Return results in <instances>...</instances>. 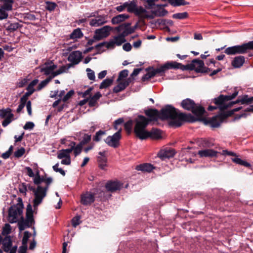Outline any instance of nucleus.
<instances>
[{
	"instance_id": "f3484780",
	"label": "nucleus",
	"mask_w": 253,
	"mask_h": 253,
	"mask_svg": "<svg viewBox=\"0 0 253 253\" xmlns=\"http://www.w3.org/2000/svg\"><path fill=\"white\" fill-rule=\"evenodd\" d=\"M175 154V152L173 149L167 148L161 150L158 154V156L162 160H164L173 157Z\"/></svg>"
},
{
	"instance_id": "6ab92c4d",
	"label": "nucleus",
	"mask_w": 253,
	"mask_h": 253,
	"mask_svg": "<svg viewBox=\"0 0 253 253\" xmlns=\"http://www.w3.org/2000/svg\"><path fill=\"white\" fill-rule=\"evenodd\" d=\"M106 151L99 152V156L97 157V162L98 167L101 169H104L107 166V158L106 156Z\"/></svg>"
},
{
	"instance_id": "13d9d810",
	"label": "nucleus",
	"mask_w": 253,
	"mask_h": 253,
	"mask_svg": "<svg viewBox=\"0 0 253 253\" xmlns=\"http://www.w3.org/2000/svg\"><path fill=\"white\" fill-rule=\"evenodd\" d=\"M49 81L46 78L45 80L42 81L38 85L36 90L40 91L44 88L45 86L47 85V84L49 83Z\"/></svg>"
},
{
	"instance_id": "dca6fc26",
	"label": "nucleus",
	"mask_w": 253,
	"mask_h": 253,
	"mask_svg": "<svg viewBox=\"0 0 253 253\" xmlns=\"http://www.w3.org/2000/svg\"><path fill=\"white\" fill-rule=\"evenodd\" d=\"M123 184L118 181H109L105 185L107 191L115 192L120 190L123 187Z\"/></svg>"
},
{
	"instance_id": "0e129e2a",
	"label": "nucleus",
	"mask_w": 253,
	"mask_h": 253,
	"mask_svg": "<svg viewBox=\"0 0 253 253\" xmlns=\"http://www.w3.org/2000/svg\"><path fill=\"white\" fill-rule=\"evenodd\" d=\"M159 21V20H158ZM159 24H161L164 26L169 25L172 26L173 24V22L170 19H161L160 20Z\"/></svg>"
},
{
	"instance_id": "20e7f679",
	"label": "nucleus",
	"mask_w": 253,
	"mask_h": 253,
	"mask_svg": "<svg viewBox=\"0 0 253 253\" xmlns=\"http://www.w3.org/2000/svg\"><path fill=\"white\" fill-rule=\"evenodd\" d=\"M180 105L184 109L191 111L197 117V118L201 117L206 112L204 107L200 104H196L194 100L190 98L183 100Z\"/></svg>"
},
{
	"instance_id": "ea45409f",
	"label": "nucleus",
	"mask_w": 253,
	"mask_h": 253,
	"mask_svg": "<svg viewBox=\"0 0 253 253\" xmlns=\"http://www.w3.org/2000/svg\"><path fill=\"white\" fill-rule=\"evenodd\" d=\"M91 138V135L90 134L84 133L83 136L82 137V139L80 141L79 144H81L83 146L88 143Z\"/></svg>"
},
{
	"instance_id": "bf43d9fd",
	"label": "nucleus",
	"mask_w": 253,
	"mask_h": 253,
	"mask_svg": "<svg viewBox=\"0 0 253 253\" xmlns=\"http://www.w3.org/2000/svg\"><path fill=\"white\" fill-rule=\"evenodd\" d=\"M25 152V148L21 147L14 152V157L17 158H20L24 154Z\"/></svg>"
},
{
	"instance_id": "4c0bfd02",
	"label": "nucleus",
	"mask_w": 253,
	"mask_h": 253,
	"mask_svg": "<svg viewBox=\"0 0 253 253\" xmlns=\"http://www.w3.org/2000/svg\"><path fill=\"white\" fill-rule=\"evenodd\" d=\"M113 82V80L112 79H106L103 80V82L101 83L99 88L103 89L106 88L110 86Z\"/></svg>"
},
{
	"instance_id": "c756f323",
	"label": "nucleus",
	"mask_w": 253,
	"mask_h": 253,
	"mask_svg": "<svg viewBox=\"0 0 253 253\" xmlns=\"http://www.w3.org/2000/svg\"><path fill=\"white\" fill-rule=\"evenodd\" d=\"M166 71L169 69H179L180 63L175 61H168L163 65Z\"/></svg>"
},
{
	"instance_id": "a19ab883",
	"label": "nucleus",
	"mask_w": 253,
	"mask_h": 253,
	"mask_svg": "<svg viewBox=\"0 0 253 253\" xmlns=\"http://www.w3.org/2000/svg\"><path fill=\"white\" fill-rule=\"evenodd\" d=\"M188 14L187 12L175 13L172 16L173 18L176 19H184L188 18Z\"/></svg>"
},
{
	"instance_id": "37998d69",
	"label": "nucleus",
	"mask_w": 253,
	"mask_h": 253,
	"mask_svg": "<svg viewBox=\"0 0 253 253\" xmlns=\"http://www.w3.org/2000/svg\"><path fill=\"white\" fill-rule=\"evenodd\" d=\"M22 25L19 24L18 23H14L10 24L7 28V30L10 32H14L19 28L22 27Z\"/></svg>"
},
{
	"instance_id": "5701e85b",
	"label": "nucleus",
	"mask_w": 253,
	"mask_h": 253,
	"mask_svg": "<svg viewBox=\"0 0 253 253\" xmlns=\"http://www.w3.org/2000/svg\"><path fill=\"white\" fill-rule=\"evenodd\" d=\"M245 62V57L242 55H239L234 58L231 62V65L234 68H240L243 65Z\"/></svg>"
},
{
	"instance_id": "8fccbe9b",
	"label": "nucleus",
	"mask_w": 253,
	"mask_h": 253,
	"mask_svg": "<svg viewBox=\"0 0 253 253\" xmlns=\"http://www.w3.org/2000/svg\"><path fill=\"white\" fill-rule=\"evenodd\" d=\"M128 74V71L126 69L123 70L121 71L119 74L118 78L117 80V82H119L120 81L123 80V79L126 78Z\"/></svg>"
},
{
	"instance_id": "a878e982",
	"label": "nucleus",
	"mask_w": 253,
	"mask_h": 253,
	"mask_svg": "<svg viewBox=\"0 0 253 253\" xmlns=\"http://www.w3.org/2000/svg\"><path fill=\"white\" fill-rule=\"evenodd\" d=\"M106 22L104 17L102 16H97L95 19H92L89 22L91 26L97 27L105 24Z\"/></svg>"
},
{
	"instance_id": "9b49d317",
	"label": "nucleus",
	"mask_w": 253,
	"mask_h": 253,
	"mask_svg": "<svg viewBox=\"0 0 253 253\" xmlns=\"http://www.w3.org/2000/svg\"><path fill=\"white\" fill-rule=\"evenodd\" d=\"M112 30L113 28L109 26H105L100 29H96L94 32L93 39L97 41H100L109 36L110 32Z\"/></svg>"
},
{
	"instance_id": "f03ea898",
	"label": "nucleus",
	"mask_w": 253,
	"mask_h": 253,
	"mask_svg": "<svg viewBox=\"0 0 253 253\" xmlns=\"http://www.w3.org/2000/svg\"><path fill=\"white\" fill-rule=\"evenodd\" d=\"M149 121L144 116H138L135 120V125L134 127V133L136 136L141 140L146 139L149 137L155 139L161 138L162 136L160 129L153 128L150 131L146 130L149 125Z\"/></svg>"
},
{
	"instance_id": "7c9ffc66",
	"label": "nucleus",
	"mask_w": 253,
	"mask_h": 253,
	"mask_svg": "<svg viewBox=\"0 0 253 253\" xmlns=\"http://www.w3.org/2000/svg\"><path fill=\"white\" fill-rule=\"evenodd\" d=\"M71 150L62 149L59 151L57 155V158L59 159L63 158H70V153H71Z\"/></svg>"
},
{
	"instance_id": "49530a36",
	"label": "nucleus",
	"mask_w": 253,
	"mask_h": 253,
	"mask_svg": "<svg viewBox=\"0 0 253 253\" xmlns=\"http://www.w3.org/2000/svg\"><path fill=\"white\" fill-rule=\"evenodd\" d=\"M14 115L13 114H10L2 122V126L3 127L9 125L13 120Z\"/></svg>"
},
{
	"instance_id": "cd10ccee",
	"label": "nucleus",
	"mask_w": 253,
	"mask_h": 253,
	"mask_svg": "<svg viewBox=\"0 0 253 253\" xmlns=\"http://www.w3.org/2000/svg\"><path fill=\"white\" fill-rule=\"evenodd\" d=\"M147 13V10L144 8L142 6H140L138 7L137 6L136 7V10H135V12L134 13L138 16L139 18V22H142L143 23H145L144 20H143V17L146 13Z\"/></svg>"
},
{
	"instance_id": "5fc2aeb1",
	"label": "nucleus",
	"mask_w": 253,
	"mask_h": 253,
	"mask_svg": "<svg viewBox=\"0 0 253 253\" xmlns=\"http://www.w3.org/2000/svg\"><path fill=\"white\" fill-rule=\"evenodd\" d=\"M242 109V107H239L235 108L232 110H230V111H228L225 112H224V113L225 115L224 118H227L228 117L232 116L235 112H238V111H240V110H241Z\"/></svg>"
},
{
	"instance_id": "4468645a",
	"label": "nucleus",
	"mask_w": 253,
	"mask_h": 253,
	"mask_svg": "<svg viewBox=\"0 0 253 253\" xmlns=\"http://www.w3.org/2000/svg\"><path fill=\"white\" fill-rule=\"evenodd\" d=\"M222 154L223 155H228V156H235V158H232V161L237 164H239L241 166H244L246 167L249 168L251 166V164L249 163H248L246 161H245L244 160H242V159L237 158L236 154L231 151H228L227 150H224L222 151Z\"/></svg>"
},
{
	"instance_id": "e433bc0d",
	"label": "nucleus",
	"mask_w": 253,
	"mask_h": 253,
	"mask_svg": "<svg viewBox=\"0 0 253 253\" xmlns=\"http://www.w3.org/2000/svg\"><path fill=\"white\" fill-rule=\"evenodd\" d=\"M244 111L245 112L241 114L235 115L234 120H239L241 118H246L247 116V114L246 112H253V105L246 108Z\"/></svg>"
},
{
	"instance_id": "864d4df0",
	"label": "nucleus",
	"mask_w": 253,
	"mask_h": 253,
	"mask_svg": "<svg viewBox=\"0 0 253 253\" xmlns=\"http://www.w3.org/2000/svg\"><path fill=\"white\" fill-rule=\"evenodd\" d=\"M132 121L130 120L124 124V127L128 134L130 133L132 129Z\"/></svg>"
},
{
	"instance_id": "338daca9",
	"label": "nucleus",
	"mask_w": 253,
	"mask_h": 253,
	"mask_svg": "<svg viewBox=\"0 0 253 253\" xmlns=\"http://www.w3.org/2000/svg\"><path fill=\"white\" fill-rule=\"evenodd\" d=\"M8 13L1 8H0V20L6 19L8 17Z\"/></svg>"
},
{
	"instance_id": "b1692460",
	"label": "nucleus",
	"mask_w": 253,
	"mask_h": 253,
	"mask_svg": "<svg viewBox=\"0 0 253 253\" xmlns=\"http://www.w3.org/2000/svg\"><path fill=\"white\" fill-rule=\"evenodd\" d=\"M102 97V94L100 92H97L94 95H90L87 98L88 100V106L90 107H95L97 105L98 100Z\"/></svg>"
},
{
	"instance_id": "2eb2a0df",
	"label": "nucleus",
	"mask_w": 253,
	"mask_h": 253,
	"mask_svg": "<svg viewBox=\"0 0 253 253\" xmlns=\"http://www.w3.org/2000/svg\"><path fill=\"white\" fill-rule=\"evenodd\" d=\"M145 114L149 118H147L149 121V123L152 121H157L160 119V111L156 109H148L145 110Z\"/></svg>"
},
{
	"instance_id": "f257e3e1",
	"label": "nucleus",
	"mask_w": 253,
	"mask_h": 253,
	"mask_svg": "<svg viewBox=\"0 0 253 253\" xmlns=\"http://www.w3.org/2000/svg\"><path fill=\"white\" fill-rule=\"evenodd\" d=\"M160 116L162 121L170 119L169 126L175 127L180 126L184 122L193 123L198 120L191 114L181 113L170 105H167L161 110Z\"/></svg>"
},
{
	"instance_id": "0eeeda50",
	"label": "nucleus",
	"mask_w": 253,
	"mask_h": 253,
	"mask_svg": "<svg viewBox=\"0 0 253 253\" xmlns=\"http://www.w3.org/2000/svg\"><path fill=\"white\" fill-rule=\"evenodd\" d=\"M33 211L32 207L30 204H29L26 208V219L21 217V220L18 222V225L20 231L25 230L26 228L30 227L33 224H35V220L33 216Z\"/></svg>"
},
{
	"instance_id": "72a5a7b5",
	"label": "nucleus",
	"mask_w": 253,
	"mask_h": 253,
	"mask_svg": "<svg viewBox=\"0 0 253 253\" xmlns=\"http://www.w3.org/2000/svg\"><path fill=\"white\" fill-rule=\"evenodd\" d=\"M49 65V62H46L40 69L41 72H43L44 74L46 76L49 75L52 72Z\"/></svg>"
},
{
	"instance_id": "6e6552de",
	"label": "nucleus",
	"mask_w": 253,
	"mask_h": 253,
	"mask_svg": "<svg viewBox=\"0 0 253 253\" xmlns=\"http://www.w3.org/2000/svg\"><path fill=\"white\" fill-rule=\"evenodd\" d=\"M225 116L224 112H221L210 118H205L202 116L201 117L197 118L198 119L197 121H202L206 125H209L213 128H216L219 127L223 121L227 119L226 118H224Z\"/></svg>"
},
{
	"instance_id": "7ed1b4c3",
	"label": "nucleus",
	"mask_w": 253,
	"mask_h": 253,
	"mask_svg": "<svg viewBox=\"0 0 253 253\" xmlns=\"http://www.w3.org/2000/svg\"><path fill=\"white\" fill-rule=\"evenodd\" d=\"M238 94V91L235 89L234 92L231 94H228L224 95L220 94L217 97L214 98L212 100V102L214 103L215 106H209L208 110L210 111H212L217 109L221 112H224V111L229 108L228 103H226V102L235 98Z\"/></svg>"
},
{
	"instance_id": "aec40b11",
	"label": "nucleus",
	"mask_w": 253,
	"mask_h": 253,
	"mask_svg": "<svg viewBox=\"0 0 253 253\" xmlns=\"http://www.w3.org/2000/svg\"><path fill=\"white\" fill-rule=\"evenodd\" d=\"M94 195L90 192H86L81 196V203L84 205H89L94 202Z\"/></svg>"
},
{
	"instance_id": "39448f33",
	"label": "nucleus",
	"mask_w": 253,
	"mask_h": 253,
	"mask_svg": "<svg viewBox=\"0 0 253 253\" xmlns=\"http://www.w3.org/2000/svg\"><path fill=\"white\" fill-rule=\"evenodd\" d=\"M179 69L182 71H193L194 70L197 73H209L211 69L205 66L204 62L203 60L199 59H193L191 63L186 65L180 63Z\"/></svg>"
},
{
	"instance_id": "a211bd4d",
	"label": "nucleus",
	"mask_w": 253,
	"mask_h": 253,
	"mask_svg": "<svg viewBox=\"0 0 253 253\" xmlns=\"http://www.w3.org/2000/svg\"><path fill=\"white\" fill-rule=\"evenodd\" d=\"M83 58L82 53L80 51H74L72 52L68 57L69 61L73 64H78Z\"/></svg>"
},
{
	"instance_id": "052dcab7",
	"label": "nucleus",
	"mask_w": 253,
	"mask_h": 253,
	"mask_svg": "<svg viewBox=\"0 0 253 253\" xmlns=\"http://www.w3.org/2000/svg\"><path fill=\"white\" fill-rule=\"evenodd\" d=\"M81 216L77 215L73 218L72 219V225L73 227H76L81 223L80 221Z\"/></svg>"
},
{
	"instance_id": "4d7b16f0",
	"label": "nucleus",
	"mask_w": 253,
	"mask_h": 253,
	"mask_svg": "<svg viewBox=\"0 0 253 253\" xmlns=\"http://www.w3.org/2000/svg\"><path fill=\"white\" fill-rule=\"evenodd\" d=\"M93 89V87H89L86 90H85L84 92H78L79 95H82V97L86 98V96L88 95L90 96V95H91V91Z\"/></svg>"
},
{
	"instance_id": "412c9836",
	"label": "nucleus",
	"mask_w": 253,
	"mask_h": 253,
	"mask_svg": "<svg viewBox=\"0 0 253 253\" xmlns=\"http://www.w3.org/2000/svg\"><path fill=\"white\" fill-rule=\"evenodd\" d=\"M218 152L213 149H205L199 151L198 154L201 158L202 157H209L214 158L216 157Z\"/></svg>"
},
{
	"instance_id": "a18cd8bd",
	"label": "nucleus",
	"mask_w": 253,
	"mask_h": 253,
	"mask_svg": "<svg viewBox=\"0 0 253 253\" xmlns=\"http://www.w3.org/2000/svg\"><path fill=\"white\" fill-rule=\"evenodd\" d=\"M10 114H12L11 109L9 108L0 110V118L2 119L6 118Z\"/></svg>"
},
{
	"instance_id": "4be33fe9",
	"label": "nucleus",
	"mask_w": 253,
	"mask_h": 253,
	"mask_svg": "<svg viewBox=\"0 0 253 253\" xmlns=\"http://www.w3.org/2000/svg\"><path fill=\"white\" fill-rule=\"evenodd\" d=\"M2 245V251L6 253L10 252L14 247L12 246V242L10 236H6L4 238Z\"/></svg>"
},
{
	"instance_id": "3c124183",
	"label": "nucleus",
	"mask_w": 253,
	"mask_h": 253,
	"mask_svg": "<svg viewBox=\"0 0 253 253\" xmlns=\"http://www.w3.org/2000/svg\"><path fill=\"white\" fill-rule=\"evenodd\" d=\"M105 134V131L100 130L96 132L95 135L93 137V140L95 142H99L101 140L102 135Z\"/></svg>"
},
{
	"instance_id": "c85d7f7f",
	"label": "nucleus",
	"mask_w": 253,
	"mask_h": 253,
	"mask_svg": "<svg viewBox=\"0 0 253 253\" xmlns=\"http://www.w3.org/2000/svg\"><path fill=\"white\" fill-rule=\"evenodd\" d=\"M154 167L153 165L148 163H144L143 164H140L137 165L136 167V169L137 170H141L142 171L146 172H151L153 169Z\"/></svg>"
},
{
	"instance_id": "9d476101",
	"label": "nucleus",
	"mask_w": 253,
	"mask_h": 253,
	"mask_svg": "<svg viewBox=\"0 0 253 253\" xmlns=\"http://www.w3.org/2000/svg\"><path fill=\"white\" fill-rule=\"evenodd\" d=\"M122 128H120L119 131L115 133L112 136H108L104 140L105 143L109 146L117 148L120 145V140L122 138Z\"/></svg>"
},
{
	"instance_id": "ddd939ff",
	"label": "nucleus",
	"mask_w": 253,
	"mask_h": 253,
	"mask_svg": "<svg viewBox=\"0 0 253 253\" xmlns=\"http://www.w3.org/2000/svg\"><path fill=\"white\" fill-rule=\"evenodd\" d=\"M131 24V23L129 22L124 23L116 27L115 29L118 32L123 31L121 34L125 38L128 35L133 33V30L130 29Z\"/></svg>"
},
{
	"instance_id": "bb28decb",
	"label": "nucleus",
	"mask_w": 253,
	"mask_h": 253,
	"mask_svg": "<svg viewBox=\"0 0 253 253\" xmlns=\"http://www.w3.org/2000/svg\"><path fill=\"white\" fill-rule=\"evenodd\" d=\"M129 17V15L126 14H119L115 17H114L112 20L111 22L113 24H119L126 19H128Z\"/></svg>"
},
{
	"instance_id": "393cba45",
	"label": "nucleus",
	"mask_w": 253,
	"mask_h": 253,
	"mask_svg": "<svg viewBox=\"0 0 253 253\" xmlns=\"http://www.w3.org/2000/svg\"><path fill=\"white\" fill-rule=\"evenodd\" d=\"M115 42L113 40H111L109 42H104L96 44L95 46V48L97 50V53H100L101 48L103 46H106V48H113L114 47Z\"/></svg>"
},
{
	"instance_id": "f8f14e48",
	"label": "nucleus",
	"mask_w": 253,
	"mask_h": 253,
	"mask_svg": "<svg viewBox=\"0 0 253 253\" xmlns=\"http://www.w3.org/2000/svg\"><path fill=\"white\" fill-rule=\"evenodd\" d=\"M247 52L246 44L228 47L225 49L224 53L227 55L245 54Z\"/></svg>"
},
{
	"instance_id": "58836bf2",
	"label": "nucleus",
	"mask_w": 253,
	"mask_h": 253,
	"mask_svg": "<svg viewBox=\"0 0 253 253\" xmlns=\"http://www.w3.org/2000/svg\"><path fill=\"white\" fill-rule=\"evenodd\" d=\"M242 104L250 105L253 102V96L249 97L248 95L241 96Z\"/></svg>"
},
{
	"instance_id": "423d86ee",
	"label": "nucleus",
	"mask_w": 253,
	"mask_h": 253,
	"mask_svg": "<svg viewBox=\"0 0 253 253\" xmlns=\"http://www.w3.org/2000/svg\"><path fill=\"white\" fill-rule=\"evenodd\" d=\"M16 205L11 206L8 210V221L11 223H15L17 220V216L22 215L24 205L22 199L18 198Z\"/></svg>"
},
{
	"instance_id": "f704fd0d",
	"label": "nucleus",
	"mask_w": 253,
	"mask_h": 253,
	"mask_svg": "<svg viewBox=\"0 0 253 253\" xmlns=\"http://www.w3.org/2000/svg\"><path fill=\"white\" fill-rule=\"evenodd\" d=\"M83 33L80 28L75 29L70 34V38L71 39H75L77 38H81L83 37Z\"/></svg>"
},
{
	"instance_id": "09e8293b",
	"label": "nucleus",
	"mask_w": 253,
	"mask_h": 253,
	"mask_svg": "<svg viewBox=\"0 0 253 253\" xmlns=\"http://www.w3.org/2000/svg\"><path fill=\"white\" fill-rule=\"evenodd\" d=\"M124 123V119L123 118H119L118 119L115 120L113 123L114 128L115 130L119 131V129H120V127H119V126L120 125H122ZM120 128H121V127H120Z\"/></svg>"
},
{
	"instance_id": "69168bd1",
	"label": "nucleus",
	"mask_w": 253,
	"mask_h": 253,
	"mask_svg": "<svg viewBox=\"0 0 253 253\" xmlns=\"http://www.w3.org/2000/svg\"><path fill=\"white\" fill-rule=\"evenodd\" d=\"M74 94L73 90H70L63 98L62 101L64 102L67 101Z\"/></svg>"
},
{
	"instance_id": "de8ad7c7",
	"label": "nucleus",
	"mask_w": 253,
	"mask_h": 253,
	"mask_svg": "<svg viewBox=\"0 0 253 253\" xmlns=\"http://www.w3.org/2000/svg\"><path fill=\"white\" fill-rule=\"evenodd\" d=\"M31 236V233L29 231H25L24 233L23 239L22 240V244L23 246H27V243L28 241L29 238Z\"/></svg>"
},
{
	"instance_id": "774afa93",
	"label": "nucleus",
	"mask_w": 253,
	"mask_h": 253,
	"mask_svg": "<svg viewBox=\"0 0 253 253\" xmlns=\"http://www.w3.org/2000/svg\"><path fill=\"white\" fill-rule=\"evenodd\" d=\"M34 126L35 125L34 123L32 122H28L25 124V126H23V128L25 130L32 129Z\"/></svg>"
},
{
	"instance_id": "6e6d98bb",
	"label": "nucleus",
	"mask_w": 253,
	"mask_h": 253,
	"mask_svg": "<svg viewBox=\"0 0 253 253\" xmlns=\"http://www.w3.org/2000/svg\"><path fill=\"white\" fill-rule=\"evenodd\" d=\"M83 146L79 143L78 145H76L75 146V148L74 149V154L75 157L81 154L83 149Z\"/></svg>"
},
{
	"instance_id": "473e14b6",
	"label": "nucleus",
	"mask_w": 253,
	"mask_h": 253,
	"mask_svg": "<svg viewBox=\"0 0 253 253\" xmlns=\"http://www.w3.org/2000/svg\"><path fill=\"white\" fill-rule=\"evenodd\" d=\"M169 4L174 7H177L181 5H188L189 4V2L185 0H170Z\"/></svg>"
},
{
	"instance_id": "c9c22d12",
	"label": "nucleus",
	"mask_w": 253,
	"mask_h": 253,
	"mask_svg": "<svg viewBox=\"0 0 253 253\" xmlns=\"http://www.w3.org/2000/svg\"><path fill=\"white\" fill-rule=\"evenodd\" d=\"M152 13L156 16L162 17L166 15L168 13V11L164 8H158L157 10L153 11Z\"/></svg>"
},
{
	"instance_id": "c03bdc74",
	"label": "nucleus",
	"mask_w": 253,
	"mask_h": 253,
	"mask_svg": "<svg viewBox=\"0 0 253 253\" xmlns=\"http://www.w3.org/2000/svg\"><path fill=\"white\" fill-rule=\"evenodd\" d=\"M115 44L117 45H121L123 43L125 42L126 40L124 37H123L120 34L119 35L114 37Z\"/></svg>"
},
{
	"instance_id": "2f4dec72",
	"label": "nucleus",
	"mask_w": 253,
	"mask_h": 253,
	"mask_svg": "<svg viewBox=\"0 0 253 253\" xmlns=\"http://www.w3.org/2000/svg\"><path fill=\"white\" fill-rule=\"evenodd\" d=\"M45 8L49 12L53 11L58 7V5L54 2L45 1Z\"/></svg>"
},
{
	"instance_id": "603ef678",
	"label": "nucleus",
	"mask_w": 253,
	"mask_h": 253,
	"mask_svg": "<svg viewBox=\"0 0 253 253\" xmlns=\"http://www.w3.org/2000/svg\"><path fill=\"white\" fill-rule=\"evenodd\" d=\"M136 7L137 4L136 2L134 1V0L131 1L129 2L127 10L128 12L130 13H134L135 12V10H136Z\"/></svg>"
},
{
	"instance_id": "79ce46f5",
	"label": "nucleus",
	"mask_w": 253,
	"mask_h": 253,
	"mask_svg": "<svg viewBox=\"0 0 253 253\" xmlns=\"http://www.w3.org/2000/svg\"><path fill=\"white\" fill-rule=\"evenodd\" d=\"M38 82V79H34L26 87V89L28 91H33V93H34L36 90V89L34 88V86L37 84Z\"/></svg>"
},
{
	"instance_id": "1a4fd4ad",
	"label": "nucleus",
	"mask_w": 253,
	"mask_h": 253,
	"mask_svg": "<svg viewBox=\"0 0 253 253\" xmlns=\"http://www.w3.org/2000/svg\"><path fill=\"white\" fill-rule=\"evenodd\" d=\"M34 194L35 198L33 200V207L34 211L38 209V206L41 204L43 198L46 196L45 191L42 190V187L38 185Z\"/></svg>"
},
{
	"instance_id": "680f3d73",
	"label": "nucleus",
	"mask_w": 253,
	"mask_h": 253,
	"mask_svg": "<svg viewBox=\"0 0 253 253\" xmlns=\"http://www.w3.org/2000/svg\"><path fill=\"white\" fill-rule=\"evenodd\" d=\"M86 71L87 72V77L91 81H94L95 79V74L93 70L90 68H87Z\"/></svg>"
},
{
	"instance_id": "e2e57ef3",
	"label": "nucleus",
	"mask_w": 253,
	"mask_h": 253,
	"mask_svg": "<svg viewBox=\"0 0 253 253\" xmlns=\"http://www.w3.org/2000/svg\"><path fill=\"white\" fill-rule=\"evenodd\" d=\"M154 70L156 76L158 74H159L160 76H162L166 72L165 68L164 67V65H162L160 67L157 68L156 69L154 68Z\"/></svg>"
}]
</instances>
